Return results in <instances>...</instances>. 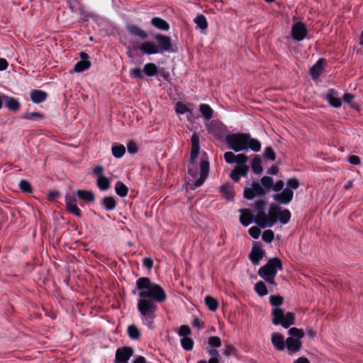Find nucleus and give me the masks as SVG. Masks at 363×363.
I'll use <instances>...</instances> for the list:
<instances>
[{"label": "nucleus", "instance_id": "nucleus-51", "mask_svg": "<svg viewBox=\"0 0 363 363\" xmlns=\"http://www.w3.org/2000/svg\"><path fill=\"white\" fill-rule=\"evenodd\" d=\"M175 111L178 114H184L189 111V108L184 104L179 101L176 104Z\"/></svg>", "mask_w": 363, "mask_h": 363}, {"label": "nucleus", "instance_id": "nucleus-61", "mask_svg": "<svg viewBox=\"0 0 363 363\" xmlns=\"http://www.w3.org/2000/svg\"><path fill=\"white\" fill-rule=\"evenodd\" d=\"M143 264L147 269H151L153 267V260L150 257H145L143 259Z\"/></svg>", "mask_w": 363, "mask_h": 363}, {"label": "nucleus", "instance_id": "nucleus-1", "mask_svg": "<svg viewBox=\"0 0 363 363\" xmlns=\"http://www.w3.org/2000/svg\"><path fill=\"white\" fill-rule=\"evenodd\" d=\"M226 144L235 152L251 150L257 152L261 150V143L252 138L249 133H232L225 137Z\"/></svg>", "mask_w": 363, "mask_h": 363}, {"label": "nucleus", "instance_id": "nucleus-50", "mask_svg": "<svg viewBox=\"0 0 363 363\" xmlns=\"http://www.w3.org/2000/svg\"><path fill=\"white\" fill-rule=\"evenodd\" d=\"M208 343L213 347H219L221 346L220 338L218 336H211L208 339Z\"/></svg>", "mask_w": 363, "mask_h": 363}, {"label": "nucleus", "instance_id": "nucleus-36", "mask_svg": "<svg viewBox=\"0 0 363 363\" xmlns=\"http://www.w3.org/2000/svg\"><path fill=\"white\" fill-rule=\"evenodd\" d=\"M110 180L106 177H99L96 180V185L101 191H106L110 188Z\"/></svg>", "mask_w": 363, "mask_h": 363}, {"label": "nucleus", "instance_id": "nucleus-40", "mask_svg": "<svg viewBox=\"0 0 363 363\" xmlns=\"http://www.w3.org/2000/svg\"><path fill=\"white\" fill-rule=\"evenodd\" d=\"M288 333L289 335H291V337L299 340H301V339L304 336L303 330L297 328H289Z\"/></svg>", "mask_w": 363, "mask_h": 363}, {"label": "nucleus", "instance_id": "nucleus-17", "mask_svg": "<svg viewBox=\"0 0 363 363\" xmlns=\"http://www.w3.org/2000/svg\"><path fill=\"white\" fill-rule=\"evenodd\" d=\"M302 346V342L298 339H295L292 337H289L286 340V347L288 350L289 354H293L298 352Z\"/></svg>", "mask_w": 363, "mask_h": 363}, {"label": "nucleus", "instance_id": "nucleus-18", "mask_svg": "<svg viewBox=\"0 0 363 363\" xmlns=\"http://www.w3.org/2000/svg\"><path fill=\"white\" fill-rule=\"evenodd\" d=\"M81 60L76 63L74 67V70L76 72H82L87 69H89L91 66V62L89 60V55L85 52H81L80 54Z\"/></svg>", "mask_w": 363, "mask_h": 363}, {"label": "nucleus", "instance_id": "nucleus-49", "mask_svg": "<svg viewBox=\"0 0 363 363\" xmlns=\"http://www.w3.org/2000/svg\"><path fill=\"white\" fill-rule=\"evenodd\" d=\"M66 209L69 213H72L79 218L82 217V211L78 208L77 204L69 205L66 207Z\"/></svg>", "mask_w": 363, "mask_h": 363}, {"label": "nucleus", "instance_id": "nucleus-23", "mask_svg": "<svg viewBox=\"0 0 363 363\" xmlns=\"http://www.w3.org/2000/svg\"><path fill=\"white\" fill-rule=\"evenodd\" d=\"M77 195L79 199L87 203L94 202L95 201V194L90 190L78 189L77 191Z\"/></svg>", "mask_w": 363, "mask_h": 363}, {"label": "nucleus", "instance_id": "nucleus-44", "mask_svg": "<svg viewBox=\"0 0 363 363\" xmlns=\"http://www.w3.org/2000/svg\"><path fill=\"white\" fill-rule=\"evenodd\" d=\"M299 186L300 182L298 179L290 178L286 182V187L285 189L294 191V190H296Z\"/></svg>", "mask_w": 363, "mask_h": 363}, {"label": "nucleus", "instance_id": "nucleus-33", "mask_svg": "<svg viewBox=\"0 0 363 363\" xmlns=\"http://www.w3.org/2000/svg\"><path fill=\"white\" fill-rule=\"evenodd\" d=\"M111 152L115 157L120 158L125 152V147L123 145L115 143L112 146Z\"/></svg>", "mask_w": 363, "mask_h": 363}, {"label": "nucleus", "instance_id": "nucleus-24", "mask_svg": "<svg viewBox=\"0 0 363 363\" xmlns=\"http://www.w3.org/2000/svg\"><path fill=\"white\" fill-rule=\"evenodd\" d=\"M126 28L130 34L138 36L141 39H145L147 38V33L136 25L128 24L126 26Z\"/></svg>", "mask_w": 363, "mask_h": 363}, {"label": "nucleus", "instance_id": "nucleus-43", "mask_svg": "<svg viewBox=\"0 0 363 363\" xmlns=\"http://www.w3.org/2000/svg\"><path fill=\"white\" fill-rule=\"evenodd\" d=\"M260 182L263 188L266 189H272L274 180L271 177L264 176L262 177Z\"/></svg>", "mask_w": 363, "mask_h": 363}, {"label": "nucleus", "instance_id": "nucleus-46", "mask_svg": "<svg viewBox=\"0 0 363 363\" xmlns=\"http://www.w3.org/2000/svg\"><path fill=\"white\" fill-rule=\"evenodd\" d=\"M251 167L255 174H261L263 170L262 167V160H252Z\"/></svg>", "mask_w": 363, "mask_h": 363}, {"label": "nucleus", "instance_id": "nucleus-60", "mask_svg": "<svg viewBox=\"0 0 363 363\" xmlns=\"http://www.w3.org/2000/svg\"><path fill=\"white\" fill-rule=\"evenodd\" d=\"M206 127L209 133L214 132L215 128L218 125V123L216 121H212L205 123Z\"/></svg>", "mask_w": 363, "mask_h": 363}, {"label": "nucleus", "instance_id": "nucleus-56", "mask_svg": "<svg viewBox=\"0 0 363 363\" xmlns=\"http://www.w3.org/2000/svg\"><path fill=\"white\" fill-rule=\"evenodd\" d=\"M225 159H247V157L243 155H238L235 156L232 152H226L224 154Z\"/></svg>", "mask_w": 363, "mask_h": 363}, {"label": "nucleus", "instance_id": "nucleus-34", "mask_svg": "<svg viewBox=\"0 0 363 363\" xmlns=\"http://www.w3.org/2000/svg\"><path fill=\"white\" fill-rule=\"evenodd\" d=\"M279 221L283 224L285 225L288 223L291 219V214L289 209H284L282 210L280 207V211H279Z\"/></svg>", "mask_w": 363, "mask_h": 363}, {"label": "nucleus", "instance_id": "nucleus-32", "mask_svg": "<svg viewBox=\"0 0 363 363\" xmlns=\"http://www.w3.org/2000/svg\"><path fill=\"white\" fill-rule=\"evenodd\" d=\"M115 191L119 196L125 197L128 193V188L122 182L118 181L115 185Z\"/></svg>", "mask_w": 363, "mask_h": 363}, {"label": "nucleus", "instance_id": "nucleus-7", "mask_svg": "<svg viewBox=\"0 0 363 363\" xmlns=\"http://www.w3.org/2000/svg\"><path fill=\"white\" fill-rule=\"evenodd\" d=\"M247 161L248 160H226V162L230 164L236 162L235 166L230 174L231 179L238 182L240 181L241 177L247 176L249 171V166L246 164Z\"/></svg>", "mask_w": 363, "mask_h": 363}, {"label": "nucleus", "instance_id": "nucleus-31", "mask_svg": "<svg viewBox=\"0 0 363 363\" xmlns=\"http://www.w3.org/2000/svg\"><path fill=\"white\" fill-rule=\"evenodd\" d=\"M4 104L9 109L13 111H16L20 108V103L16 99L13 97L6 96Z\"/></svg>", "mask_w": 363, "mask_h": 363}, {"label": "nucleus", "instance_id": "nucleus-38", "mask_svg": "<svg viewBox=\"0 0 363 363\" xmlns=\"http://www.w3.org/2000/svg\"><path fill=\"white\" fill-rule=\"evenodd\" d=\"M157 67L154 63H147L144 66L143 72L148 77H153L157 73Z\"/></svg>", "mask_w": 363, "mask_h": 363}, {"label": "nucleus", "instance_id": "nucleus-10", "mask_svg": "<svg viewBox=\"0 0 363 363\" xmlns=\"http://www.w3.org/2000/svg\"><path fill=\"white\" fill-rule=\"evenodd\" d=\"M155 39L158 43L157 48L160 49V52L162 53L164 52H174V50L172 45L171 38L169 36L162 34H157L155 36Z\"/></svg>", "mask_w": 363, "mask_h": 363}, {"label": "nucleus", "instance_id": "nucleus-22", "mask_svg": "<svg viewBox=\"0 0 363 363\" xmlns=\"http://www.w3.org/2000/svg\"><path fill=\"white\" fill-rule=\"evenodd\" d=\"M326 99L328 103L335 108L340 107L342 102L334 89H329L326 94Z\"/></svg>", "mask_w": 363, "mask_h": 363}, {"label": "nucleus", "instance_id": "nucleus-20", "mask_svg": "<svg viewBox=\"0 0 363 363\" xmlns=\"http://www.w3.org/2000/svg\"><path fill=\"white\" fill-rule=\"evenodd\" d=\"M139 49L147 55L157 54L160 52V49L155 43L152 41H146L141 44Z\"/></svg>", "mask_w": 363, "mask_h": 363}, {"label": "nucleus", "instance_id": "nucleus-29", "mask_svg": "<svg viewBox=\"0 0 363 363\" xmlns=\"http://www.w3.org/2000/svg\"><path fill=\"white\" fill-rule=\"evenodd\" d=\"M151 23L153 26L162 30H167L169 28V23L164 19L159 17L152 18Z\"/></svg>", "mask_w": 363, "mask_h": 363}, {"label": "nucleus", "instance_id": "nucleus-62", "mask_svg": "<svg viewBox=\"0 0 363 363\" xmlns=\"http://www.w3.org/2000/svg\"><path fill=\"white\" fill-rule=\"evenodd\" d=\"M235 352V348L233 345H227L225 348V350L223 352V354L226 357H230V355L233 354Z\"/></svg>", "mask_w": 363, "mask_h": 363}, {"label": "nucleus", "instance_id": "nucleus-58", "mask_svg": "<svg viewBox=\"0 0 363 363\" xmlns=\"http://www.w3.org/2000/svg\"><path fill=\"white\" fill-rule=\"evenodd\" d=\"M127 149L129 153L134 154L138 152V145L135 143L130 141L127 145Z\"/></svg>", "mask_w": 363, "mask_h": 363}, {"label": "nucleus", "instance_id": "nucleus-16", "mask_svg": "<svg viewBox=\"0 0 363 363\" xmlns=\"http://www.w3.org/2000/svg\"><path fill=\"white\" fill-rule=\"evenodd\" d=\"M272 344L278 351H283L286 347L284 337L279 333H273L271 336Z\"/></svg>", "mask_w": 363, "mask_h": 363}, {"label": "nucleus", "instance_id": "nucleus-35", "mask_svg": "<svg viewBox=\"0 0 363 363\" xmlns=\"http://www.w3.org/2000/svg\"><path fill=\"white\" fill-rule=\"evenodd\" d=\"M255 292L260 296H264L268 294V289L266 284L262 281H259L255 285Z\"/></svg>", "mask_w": 363, "mask_h": 363}, {"label": "nucleus", "instance_id": "nucleus-53", "mask_svg": "<svg viewBox=\"0 0 363 363\" xmlns=\"http://www.w3.org/2000/svg\"><path fill=\"white\" fill-rule=\"evenodd\" d=\"M143 70L139 68L132 69L130 72V77L133 78H137L140 79H143L144 78Z\"/></svg>", "mask_w": 363, "mask_h": 363}, {"label": "nucleus", "instance_id": "nucleus-54", "mask_svg": "<svg viewBox=\"0 0 363 363\" xmlns=\"http://www.w3.org/2000/svg\"><path fill=\"white\" fill-rule=\"evenodd\" d=\"M248 233L255 239L259 238L261 230L257 226H252L248 230Z\"/></svg>", "mask_w": 363, "mask_h": 363}, {"label": "nucleus", "instance_id": "nucleus-25", "mask_svg": "<svg viewBox=\"0 0 363 363\" xmlns=\"http://www.w3.org/2000/svg\"><path fill=\"white\" fill-rule=\"evenodd\" d=\"M325 63V60L320 59L311 68L310 74L313 79H317L321 74L324 64Z\"/></svg>", "mask_w": 363, "mask_h": 363}, {"label": "nucleus", "instance_id": "nucleus-8", "mask_svg": "<svg viewBox=\"0 0 363 363\" xmlns=\"http://www.w3.org/2000/svg\"><path fill=\"white\" fill-rule=\"evenodd\" d=\"M280 206L272 203L269 208L268 214H265V218L262 220L259 227L264 228L266 227H272L279 220Z\"/></svg>", "mask_w": 363, "mask_h": 363}, {"label": "nucleus", "instance_id": "nucleus-9", "mask_svg": "<svg viewBox=\"0 0 363 363\" xmlns=\"http://www.w3.org/2000/svg\"><path fill=\"white\" fill-rule=\"evenodd\" d=\"M244 197L246 199H252L256 196H263L266 194V191L262 186L257 182H253L251 184V187H246L244 189Z\"/></svg>", "mask_w": 363, "mask_h": 363}, {"label": "nucleus", "instance_id": "nucleus-5", "mask_svg": "<svg viewBox=\"0 0 363 363\" xmlns=\"http://www.w3.org/2000/svg\"><path fill=\"white\" fill-rule=\"evenodd\" d=\"M283 269V264L281 260L278 257H273L268 260V262L258 270V275L264 279L268 284L276 286L275 277L278 270Z\"/></svg>", "mask_w": 363, "mask_h": 363}, {"label": "nucleus", "instance_id": "nucleus-55", "mask_svg": "<svg viewBox=\"0 0 363 363\" xmlns=\"http://www.w3.org/2000/svg\"><path fill=\"white\" fill-rule=\"evenodd\" d=\"M263 159H275V153L272 147H267L264 149Z\"/></svg>", "mask_w": 363, "mask_h": 363}, {"label": "nucleus", "instance_id": "nucleus-19", "mask_svg": "<svg viewBox=\"0 0 363 363\" xmlns=\"http://www.w3.org/2000/svg\"><path fill=\"white\" fill-rule=\"evenodd\" d=\"M101 206L106 211H112L116 209L118 202L114 196H105L100 201Z\"/></svg>", "mask_w": 363, "mask_h": 363}, {"label": "nucleus", "instance_id": "nucleus-4", "mask_svg": "<svg viewBox=\"0 0 363 363\" xmlns=\"http://www.w3.org/2000/svg\"><path fill=\"white\" fill-rule=\"evenodd\" d=\"M284 298L279 295H272L269 297V303L275 308L272 311V322L275 325H281L284 328H289L295 324V315L292 312L284 314L282 308H279L283 304Z\"/></svg>", "mask_w": 363, "mask_h": 363}, {"label": "nucleus", "instance_id": "nucleus-47", "mask_svg": "<svg viewBox=\"0 0 363 363\" xmlns=\"http://www.w3.org/2000/svg\"><path fill=\"white\" fill-rule=\"evenodd\" d=\"M262 237L264 242L271 243L274 238V233L272 230H266L263 232Z\"/></svg>", "mask_w": 363, "mask_h": 363}, {"label": "nucleus", "instance_id": "nucleus-59", "mask_svg": "<svg viewBox=\"0 0 363 363\" xmlns=\"http://www.w3.org/2000/svg\"><path fill=\"white\" fill-rule=\"evenodd\" d=\"M92 172L97 178H99V177H104V167L101 165H97L94 167Z\"/></svg>", "mask_w": 363, "mask_h": 363}, {"label": "nucleus", "instance_id": "nucleus-3", "mask_svg": "<svg viewBox=\"0 0 363 363\" xmlns=\"http://www.w3.org/2000/svg\"><path fill=\"white\" fill-rule=\"evenodd\" d=\"M136 286L140 290L139 296L150 299L153 302L162 303L167 299V294L163 288L151 281L148 277H140L136 281Z\"/></svg>", "mask_w": 363, "mask_h": 363}, {"label": "nucleus", "instance_id": "nucleus-30", "mask_svg": "<svg viewBox=\"0 0 363 363\" xmlns=\"http://www.w3.org/2000/svg\"><path fill=\"white\" fill-rule=\"evenodd\" d=\"M220 192L228 200L233 199L234 196L233 186L230 182H227L222 185L220 187Z\"/></svg>", "mask_w": 363, "mask_h": 363}, {"label": "nucleus", "instance_id": "nucleus-13", "mask_svg": "<svg viewBox=\"0 0 363 363\" xmlns=\"http://www.w3.org/2000/svg\"><path fill=\"white\" fill-rule=\"evenodd\" d=\"M291 34L294 40L301 41L305 38L307 30L305 25L301 22H297L292 26Z\"/></svg>", "mask_w": 363, "mask_h": 363}, {"label": "nucleus", "instance_id": "nucleus-63", "mask_svg": "<svg viewBox=\"0 0 363 363\" xmlns=\"http://www.w3.org/2000/svg\"><path fill=\"white\" fill-rule=\"evenodd\" d=\"M284 186V182L282 180L277 181L275 184H274L272 189L274 191H279L281 190L283 191Z\"/></svg>", "mask_w": 363, "mask_h": 363}, {"label": "nucleus", "instance_id": "nucleus-48", "mask_svg": "<svg viewBox=\"0 0 363 363\" xmlns=\"http://www.w3.org/2000/svg\"><path fill=\"white\" fill-rule=\"evenodd\" d=\"M65 202L66 207L69 206V205H74L77 204V199L74 193H67L65 195Z\"/></svg>", "mask_w": 363, "mask_h": 363}, {"label": "nucleus", "instance_id": "nucleus-6", "mask_svg": "<svg viewBox=\"0 0 363 363\" xmlns=\"http://www.w3.org/2000/svg\"><path fill=\"white\" fill-rule=\"evenodd\" d=\"M137 306L143 322L152 328L153 320L156 317L157 306L150 299L140 298L138 301Z\"/></svg>", "mask_w": 363, "mask_h": 363}, {"label": "nucleus", "instance_id": "nucleus-26", "mask_svg": "<svg viewBox=\"0 0 363 363\" xmlns=\"http://www.w3.org/2000/svg\"><path fill=\"white\" fill-rule=\"evenodd\" d=\"M191 141V159H196L198 157L199 152V138L196 133H194L192 135Z\"/></svg>", "mask_w": 363, "mask_h": 363}, {"label": "nucleus", "instance_id": "nucleus-15", "mask_svg": "<svg viewBox=\"0 0 363 363\" xmlns=\"http://www.w3.org/2000/svg\"><path fill=\"white\" fill-rule=\"evenodd\" d=\"M133 354V350L129 347L118 348L116 352V360L119 362H127Z\"/></svg>", "mask_w": 363, "mask_h": 363}, {"label": "nucleus", "instance_id": "nucleus-11", "mask_svg": "<svg viewBox=\"0 0 363 363\" xmlns=\"http://www.w3.org/2000/svg\"><path fill=\"white\" fill-rule=\"evenodd\" d=\"M264 256V250L261 244L255 242L249 255V259L254 265H258Z\"/></svg>", "mask_w": 363, "mask_h": 363}, {"label": "nucleus", "instance_id": "nucleus-2", "mask_svg": "<svg viewBox=\"0 0 363 363\" xmlns=\"http://www.w3.org/2000/svg\"><path fill=\"white\" fill-rule=\"evenodd\" d=\"M187 172L194 181L187 182L191 190L201 186L209 174L210 165L208 160H189L186 164Z\"/></svg>", "mask_w": 363, "mask_h": 363}, {"label": "nucleus", "instance_id": "nucleus-21", "mask_svg": "<svg viewBox=\"0 0 363 363\" xmlns=\"http://www.w3.org/2000/svg\"><path fill=\"white\" fill-rule=\"evenodd\" d=\"M240 212L241 213L240 221L242 225L247 226L253 222V220H255L253 213L250 209L242 208Z\"/></svg>", "mask_w": 363, "mask_h": 363}, {"label": "nucleus", "instance_id": "nucleus-57", "mask_svg": "<svg viewBox=\"0 0 363 363\" xmlns=\"http://www.w3.org/2000/svg\"><path fill=\"white\" fill-rule=\"evenodd\" d=\"M34 117L41 118L42 115L39 112H28V113H25L23 116V118L27 119V120H31Z\"/></svg>", "mask_w": 363, "mask_h": 363}, {"label": "nucleus", "instance_id": "nucleus-41", "mask_svg": "<svg viewBox=\"0 0 363 363\" xmlns=\"http://www.w3.org/2000/svg\"><path fill=\"white\" fill-rule=\"evenodd\" d=\"M194 23L201 29H206L208 23L206 17L203 15H198L194 20Z\"/></svg>", "mask_w": 363, "mask_h": 363}, {"label": "nucleus", "instance_id": "nucleus-52", "mask_svg": "<svg viewBox=\"0 0 363 363\" xmlns=\"http://www.w3.org/2000/svg\"><path fill=\"white\" fill-rule=\"evenodd\" d=\"M190 333H191V328H189V325H182V326H180L179 331H178V335L183 337H186Z\"/></svg>", "mask_w": 363, "mask_h": 363}, {"label": "nucleus", "instance_id": "nucleus-27", "mask_svg": "<svg viewBox=\"0 0 363 363\" xmlns=\"http://www.w3.org/2000/svg\"><path fill=\"white\" fill-rule=\"evenodd\" d=\"M30 99L35 104H39L44 101L46 99L47 94L41 90L34 89L31 91Z\"/></svg>", "mask_w": 363, "mask_h": 363}, {"label": "nucleus", "instance_id": "nucleus-28", "mask_svg": "<svg viewBox=\"0 0 363 363\" xmlns=\"http://www.w3.org/2000/svg\"><path fill=\"white\" fill-rule=\"evenodd\" d=\"M199 111L206 121H208L212 118L214 111L208 104H200Z\"/></svg>", "mask_w": 363, "mask_h": 363}, {"label": "nucleus", "instance_id": "nucleus-12", "mask_svg": "<svg viewBox=\"0 0 363 363\" xmlns=\"http://www.w3.org/2000/svg\"><path fill=\"white\" fill-rule=\"evenodd\" d=\"M266 201L264 199H259L256 201L254 204L251 205L255 210L257 211V213L255 218V222L259 226L264 218H265V206Z\"/></svg>", "mask_w": 363, "mask_h": 363}, {"label": "nucleus", "instance_id": "nucleus-37", "mask_svg": "<svg viewBox=\"0 0 363 363\" xmlns=\"http://www.w3.org/2000/svg\"><path fill=\"white\" fill-rule=\"evenodd\" d=\"M128 335L132 340H138L141 335V333L136 325H130L128 327Z\"/></svg>", "mask_w": 363, "mask_h": 363}, {"label": "nucleus", "instance_id": "nucleus-14", "mask_svg": "<svg viewBox=\"0 0 363 363\" xmlns=\"http://www.w3.org/2000/svg\"><path fill=\"white\" fill-rule=\"evenodd\" d=\"M294 198V191L289 189H283L280 193L275 194L273 196V199L275 201L280 204L287 205L289 204Z\"/></svg>", "mask_w": 363, "mask_h": 363}, {"label": "nucleus", "instance_id": "nucleus-64", "mask_svg": "<svg viewBox=\"0 0 363 363\" xmlns=\"http://www.w3.org/2000/svg\"><path fill=\"white\" fill-rule=\"evenodd\" d=\"M60 196V192L58 191H50L48 194V199L49 201H54Z\"/></svg>", "mask_w": 363, "mask_h": 363}, {"label": "nucleus", "instance_id": "nucleus-45", "mask_svg": "<svg viewBox=\"0 0 363 363\" xmlns=\"http://www.w3.org/2000/svg\"><path fill=\"white\" fill-rule=\"evenodd\" d=\"M19 189L24 193H31L33 191V188L30 182L25 179H22L19 184Z\"/></svg>", "mask_w": 363, "mask_h": 363}, {"label": "nucleus", "instance_id": "nucleus-42", "mask_svg": "<svg viewBox=\"0 0 363 363\" xmlns=\"http://www.w3.org/2000/svg\"><path fill=\"white\" fill-rule=\"evenodd\" d=\"M181 345L185 350L190 351L194 347V340L189 337H184L181 339Z\"/></svg>", "mask_w": 363, "mask_h": 363}, {"label": "nucleus", "instance_id": "nucleus-39", "mask_svg": "<svg viewBox=\"0 0 363 363\" xmlns=\"http://www.w3.org/2000/svg\"><path fill=\"white\" fill-rule=\"evenodd\" d=\"M205 303L211 311H216L218 307V301L211 296L205 298Z\"/></svg>", "mask_w": 363, "mask_h": 363}]
</instances>
